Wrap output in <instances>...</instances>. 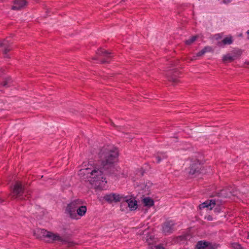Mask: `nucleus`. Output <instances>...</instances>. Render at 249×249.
<instances>
[{
    "mask_svg": "<svg viewBox=\"0 0 249 249\" xmlns=\"http://www.w3.org/2000/svg\"><path fill=\"white\" fill-rule=\"evenodd\" d=\"M99 156L101 161L99 166H95L92 170L89 168L81 169L80 172L84 175L89 174V181L91 185L95 189L102 190L107 183V176H117L115 163L118 160L119 153L117 149L106 151L103 148L99 153Z\"/></svg>",
    "mask_w": 249,
    "mask_h": 249,
    "instance_id": "1",
    "label": "nucleus"
},
{
    "mask_svg": "<svg viewBox=\"0 0 249 249\" xmlns=\"http://www.w3.org/2000/svg\"><path fill=\"white\" fill-rule=\"evenodd\" d=\"M34 235L36 238L40 240H45V238H48V242H61L63 244H67L68 248H72L77 245L76 243L70 240L71 234L63 235L61 236L57 233H53L44 229H40L38 230L37 233L35 232Z\"/></svg>",
    "mask_w": 249,
    "mask_h": 249,
    "instance_id": "2",
    "label": "nucleus"
},
{
    "mask_svg": "<svg viewBox=\"0 0 249 249\" xmlns=\"http://www.w3.org/2000/svg\"><path fill=\"white\" fill-rule=\"evenodd\" d=\"M188 174L191 177H196L205 172L203 163L198 159L190 160V164L188 167Z\"/></svg>",
    "mask_w": 249,
    "mask_h": 249,
    "instance_id": "3",
    "label": "nucleus"
},
{
    "mask_svg": "<svg viewBox=\"0 0 249 249\" xmlns=\"http://www.w3.org/2000/svg\"><path fill=\"white\" fill-rule=\"evenodd\" d=\"M24 192L25 187L22 183L20 181H17L13 187H10V193L7 197L10 196L11 200H14L18 198L26 199L25 198H23Z\"/></svg>",
    "mask_w": 249,
    "mask_h": 249,
    "instance_id": "4",
    "label": "nucleus"
},
{
    "mask_svg": "<svg viewBox=\"0 0 249 249\" xmlns=\"http://www.w3.org/2000/svg\"><path fill=\"white\" fill-rule=\"evenodd\" d=\"M83 202L84 201L82 199H76L72 201L67 205L66 211L71 218H76L75 212L77 211V209H78L81 205H82Z\"/></svg>",
    "mask_w": 249,
    "mask_h": 249,
    "instance_id": "5",
    "label": "nucleus"
},
{
    "mask_svg": "<svg viewBox=\"0 0 249 249\" xmlns=\"http://www.w3.org/2000/svg\"><path fill=\"white\" fill-rule=\"evenodd\" d=\"M96 54L98 56H101L102 58H99L94 57L93 59L94 60L99 59L101 64L109 63L113 57L112 53L108 52L101 48L98 49Z\"/></svg>",
    "mask_w": 249,
    "mask_h": 249,
    "instance_id": "6",
    "label": "nucleus"
},
{
    "mask_svg": "<svg viewBox=\"0 0 249 249\" xmlns=\"http://www.w3.org/2000/svg\"><path fill=\"white\" fill-rule=\"evenodd\" d=\"M218 245L206 240L198 241L195 246L194 249H217Z\"/></svg>",
    "mask_w": 249,
    "mask_h": 249,
    "instance_id": "7",
    "label": "nucleus"
},
{
    "mask_svg": "<svg viewBox=\"0 0 249 249\" xmlns=\"http://www.w3.org/2000/svg\"><path fill=\"white\" fill-rule=\"evenodd\" d=\"M123 196L118 194L111 193L106 194L103 196V200L109 204L122 202Z\"/></svg>",
    "mask_w": 249,
    "mask_h": 249,
    "instance_id": "8",
    "label": "nucleus"
},
{
    "mask_svg": "<svg viewBox=\"0 0 249 249\" xmlns=\"http://www.w3.org/2000/svg\"><path fill=\"white\" fill-rule=\"evenodd\" d=\"M177 223L173 220H166L162 225V231L165 234H171L175 230Z\"/></svg>",
    "mask_w": 249,
    "mask_h": 249,
    "instance_id": "9",
    "label": "nucleus"
},
{
    "mask_svg": "<svg viewBox=\"0 0 249 249\" xmlns=\"http://www.w3.org/2000/svg\"><path fill=\"white\" fill-rule=\"evenodd\" d=\"M180 72L177 69L170 70L166 74V77L169 81L172 82L174 85L179 82L178 78Z\"/></svg>",
    "mask_w": 249,
    "mask_h": 249,
    "instance_id": "10",
    "label": "nucleus"
},
{
    "mask_svg": "<svg viewBox=\"0 0 249 249\" xmlns=\"http://www.w3.org/2000/svg\"><path fill=\"white\" fill-rule=\"evenodd\" d=\"M124 204H127L131 211L135 210L138 208L137 201L135 200V198H128L127 196H123L121 206H122Z\"/></svg>",
    "mask_w": 249,
    "mask_h": 249,
    "instance_id": "11",
    "label": "nucleus"
},
{
    "mask_svg": "<svg viewBox=\"0 0 249 249\" xmlns=\"http://www.w3.org/2000/svg\"><path fill=\"white\" fill-rule=\"evenodd\" d=\"M231 196V192L228 188H224L219 191L213 192V196H218L221 198L230 197Z\"/></svg>",
    "mask_w": 249,
    "mask_h": 249,
    "instance_id": "12",
    "label": "nucleus"
},
{
    "mask_svg": "<svg viewBox=\"0 0 249 249\" xmlns=\"http://www.w3.org/2000/svg\"><path fill=\"white\" fill-rule=\"evenodd\" d=\"M13 3L14 5L11 7L12 10H20L25 8L28 4V1L26 0H14Z\"/></svg>",
    "mask_w": 249,
    "mask_h": 249,
    "instance_id": "13",
    "label": "nucleus"
},
{
    "mask_svg": "<svg viewBox=\"0 0 249 249\" xmlns=\"http://www.w3.org/2000/svg\"><path fill=\"white\" fill-rule=\"evenodd\" d=\"M233 41L234 39L233 36L231 35H229L221 41H217L216 45L219 47L223 48L226 45H229L232 44Z\"/></svg>",
    "mask_w": 249,
    "mask_h": 249,
    "instance_id": "14",
    "label": "nucleus"
},
{
    "mask_svg": "<svg viewBox=\"0 0 249 249\" xmlns=\"http://www.w3.org/2000/svg\"><path fill=\"white\" fill-rule=\"evenodd\" d=\"M215 205V199L207 200L204 202L202 203L199 205L200 210L207 208L210 210H212Z\"/></svg>",
    "mask_w": 249,
    "mask_h": 249,
    "instance_id": "15",
    "label": "nucleus"
},
{
    "mask_svg": "<svg viewBox=\"0 0 249 249\" xmlns=\"http://www.w3.org/2000/svg\"><path fill=\"white\" fill-rule=\"evenodd\" d=\"M87 207L86 206L81 205L78 209H77L76 212H75L76 218L73 219H78L79 217H78V216L81 217L85 215L87 212Z\"/></svg>",
    "mask_w": 249,
    "mask_h": 249,
    "instance_id": "16",
    "label": "nucleus"
},
{
    "mask_svg": "<svg viewBox=\"0 0 249 249\" xmlns=\"http://www.w3.org/2000/svg\"><path fill=\"white\" fill-rule=\"evenodd\" d=\"M13 83V80L11 77H6L3 78L2 80L0 82V86L4 87V88H8L10 87Z\"/></svg>",
    "mask_w": 249,
    "mask_h": 249,
    "instance_id": "17",
    "label": "nucleus"
},
{
    "mask_svg": "<svg viewBox=\"0 0 249 249\" xmlns=\"http://www.w3.org/2000/svg\"><path fill=\"white\" fill-rule=\"evenodd\" d=\"M232 56L236 60L240 57L243 53V50L238 48H234L231 51Z\"/></svg>",
    "mask_w": 249,
    "mask_h": 249,
    "instance_id": "18",
    "label": "nucleus"
},
{
    "mask_svg": "<svg viewBox=\"0 0 249 249\" xmlns=\"http://www.w3.org/2000/svg\"><path fill=\"white\" fill-rule=\"evenodd\" d=\"M142 202L144 206L151 207L154 205V200L149 197H145L142 200Z\"/></svg>",
    "mask_w": 249,
    "mask_h": 249,
    "instance_id": "19",
    "label": "nucleus"
},
{
    "mask_svg": "<svg viewBox=\"0 0 249 249\" xmlns=\"http://www.w3.org/2000/svg\"><path fill=\"white\" fill-rule=\"evenodd\" d=\"M199 36L198 35H196L193 36H192L188 39L185 40L184 42V44L187 46H190L192 45L197 39L199 38Z\"/></svg>",
    "mask_w": 249,
    "mask_h": 249,
    "instance_id": "20",
    "label": "nucleus"
},
{
    "mask_svg": "<svg viewBox=\"0 0 249 249\" xmlns=\"http://www.w3.org/2000/svg\"><path fill=\"white\" fill-rule=\"evenodd\" d=\"M235 60V59L233 58V57L232 55H231L230 53L224 55L222 57V61L224 63H231Z\"/></svg>",
    "mask_w": 249,
    "mask_h": 249,
    "instance_id": "21",
    "label": "nucleus"
},
{
    "mask_svg": "<svg viewBox=\"0 0 249 249\" xmlns=\"http://www.w3.org/2000/svg\"><path fill=\"white\" fill-rule=\"evenodd\" d=\"M221 205V201L215 200V205H214V207L213 208V211L215 213H218L221 212L222 209Z\"/></svg>",
    "mask_w": 249,
    "mask_h": 249,
    "instance_id": "22",
    "label": "nucleus"
},
{
    "mask_svg": "<svg viewBox=\"0 0 249 249\" xmlns=\"http://www.w3.org/2000/svg\"><path fill=\"white\" fill-rule=\"evenodd\" d=\"M167 156L163 153H158V155L155 157L156 160V162L157 163H160L162 159H166Z\"/></svg>",
    "mask_w": 249,
    "mask_h": 249,
    "instance_id": "23",
    "label": "nucleus"
},
{
    "mask_svg": "<svg viewBox=\"0 0 249 249\" xmlns=\"http://www.w3.org/2000/svg\"><path fill=\"white\" fill-rule=\"evenodd\" d=\"M231 247L233 249H244L242 245L239 243L237 242L232 243Z\"/></svg>",
    "mask_w": 249,
    "mask_h": 249,
    "instance_id": "24",
    "label": "nucleus"
},
{
    "mask_svg": "<svg viewBox=\"0 0 249 249\" xmlns=\"http://www.w3.org/2000/svg\"><path fill=\"white\" fill-rule=\"evenodd\" d=\"M223 36V33H218L216 34L213 36V38L216 40H219V39H221Z\"/></svg>",
    "mask_w": 249,
    "mask_h": 249,
    "instance_id": "25",
    "label": "nucleus"
},
{
    "mask_svg": "<svg viewBox=\"0 0 249 249\" xmlns=\"http://www.w3.org/2000/svg\"><path fill=\"white\" fill-rule=\"evenodd\" d=\"M203 49L204 50L205 53L213 52V48L210 46H206L204 47Z\"/></svg>",
    "mask_w": 249,
    "mask_h": 249,
    "instance_id": "26",
    "label": "nucleus"
},
{
    "mask_svg": "<svg viewBox=\"0 0 249 249\" xmlns=\"http://www.w3.org/2000/svg\"><path fill=\"white\" fill-rule=\"evenodd\" d=\"M205 53L204 50L203 49L196 54V56L200 57L202 56Z\"/></svg>",
    "mask_w": 249,
    "mask_h": 249,
    "instance_id": "27",
    "label": "nucleus"
},
{
    "mask_svg": "<svg viewBox=\"0 0 249 249\" xmlns=\"http://www.w3.org/2000/svg\"><path fill=\"white\" fill-rule=\"evenodd\" d=\"M9 201L7 200V198H3L0 197V204H5L6 203H8Z\"/></svg>",
    "mask_w": 249,
    "mask_h": 249,
    "instance_id": "28",
    "label": "nucleus"
},
{
    "mask_svg": "<svg viewBox=\"0 0 249 249\" xmlns=\"http://www.w3.org/2000/svg\"><path fill=\"white\" fill-rule=\"evenodd\" d=\"M111 125L113 126L116 129L118 130H120L121 127V126H118L114 124V123L112 122H111Z\"/></svg>",
    "mask_w": 249,
    "mask_h": 249,
    "instance_id": "29",
    "label": "nucleus"
},
{
    "mask_svg": "<svg viewBox=\"0 0 249 249\" xmlns=\"http://www.w3.org/2000/svg\"><path fill=\"white\" fill-rule=\"evenodd\" d=\"M181 240H187L188 237H190V235L189 234L182 235L180 236Z\"/></svg>",
    "mask_w": 249,
    "mask_h": 249,
    "instance_id": "30",
    "label": "nucleus"
},
{
    "mask_svg": "<svg viewBox=\"0 0 249 249\" xmlns=\"http://www.w3.org/2000/svg\"><path fill=\"white\" fill-rule=\"evenodd\" d=\"M4 51H3V54H7V53L10 52V49H9L8 47H6L5 46H4Z\"/></svg>",
    "mask_w": 249,
    "mask_h": 249,
    "instance_id": "31",
    "label": "nucleus"
},
{
    "mask_svg": "<svg viewBox=\"0 0 249 249\" xmlns=\"http://www.w3.org/2000/svg\"><path fill=\"white\" fill-rule=\"evenodd\" d=\"M155 249H165L162 245H158L155 246Z\"/></svg>",
    "mask_w": 249,
    "mask_h": 249,
    "instance_id": "32",
    "label": "nucleus"
},
{
    "mask_svg": "<svg viewBox=\"0 0 249 249\" xmlns=\"http://www.w3.org/2000/svg\"><path fill=\"white\" fill-rule=\"evenodd\" d=\"M205 218L208 221H212L213 220V216L211 215H208L205 217Z\"/></svg>",
    "mask_w": 249,
    "mask_h": 249,
    "instance_id": "33",
    "label": "nucleus"
},
{
    "mask_svg": "<svg viewBox=\"0 0 249 249\" xmlns=\"http://www.w3.org/2000/svg\"><path fill=\"white\" fill-rule=\"evenodd\" d=\"M231 0H223V2L225 3H228L231 1Z\"/></svg>",
    "mask_w": 249,
    "mask_h": 249,
    "instance_id": "34",
    "label": "nucleus"
},
{
    "mask_svg": "<svg viewBox=\"0 0 249 249\" xmlns=\"http://www.w3.org/2000/svg\"><path fill=\"white\" fill-rule=\"evenodd\" d=\"M140 172H141V176H143V174L144 173V171L143 170H141Z\"/></svg>",
    "mask_w": 249,
    "mask_h": 249,
    "instance_id": "35",
    "label": "nucleus"
},
{
    "mask_svg": "<svg viewBox=\"0 0 249 249\" xmlns=\"http://www.w3.org/2000/svg\"><path fill=\"white\" fill-rule=\"evenodd\" d=\"M5 44L3 42H1L0 41V47L4 46Z\"/></svg>",
    "mask_w": 249,
    "mask_h": 249,
    "instance_id": "36",
    "label": "nucleus"
},
{
    "mask_svg": "<svg viewBox=\"0 0 249 249\" xmlns=\"http://www.w3.org/2000/svg\"><path fill=\"white\" fill-rule=\"evenodd\" d=\"M247 34L248 35V38L249 39V30L247 31Z\"/></svg>",
    "mask_w": 249,
    "mask_h": 249,
    "instance_id": "37",
    "label": "nucleus"
},
{
    "mask_svg": "<svg viewBox=\"0 0 249 249\" xmlns=\"http://www.w3.org/2000/svg\"><path fill=\"white\" fill-rule=\"evenodd\" d=\"M247 238L248 239H249V232H247Z\"/></svg>",
    "mask_w": 249,
    "mask_h": 249,
    "instance_id": "38",
    "label": "nucleus"
},
{
    "mask_svg": "<svg viewBox=\"0 0 249 249\" xmlns=\"http://www.w3.org/2000/svg\"><path fill=\"white\" fill-rule=\"evenodd\" d=\"M30 197H31L30 195H28L27 196V199H29Z\"/></svg>",
    "mask_w": 249,
    "mask_h": 249,
    "instance_id": "39",
    "label": "nucleus"
},
{
    "mask_svg": "<svg viewBox=\"0 0 249 249\" xmlns=\"http://www.w3.org/2000/svg\"><path fill=\"white\" fill-rule=\"evenodd\" d=\"M0 72H3V70L2 68H0Z\"/></svg>",
    "mask_w": 249,
    "mask_h": 249,
    "instance_id": "40",
    "label": "nucleus"
}]
</instances>
